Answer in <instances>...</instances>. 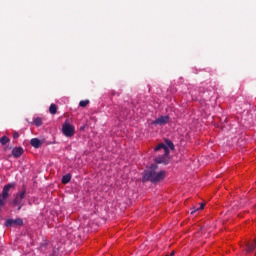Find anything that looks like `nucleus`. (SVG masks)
Masks as SVG:
<instances>
[{"instance_id": "nucleus-1", "label": "nucleus", "mask_w": 256, "mask_h": 256, "mask_svg": "<svg viewBox=\"0 0 256 256\" xmlns=\"http://www.w3.org/2000/svg\"><path fill=\"white\" fill-rule=\"evenodd\" d=\"M174 149L175 145L169 140H166V144H158L154 148L155 153H157V157L154 159L155 163L169 165V162L171 161L170 150L173 151Z\"/></svg>"}, {"instance_id": "nucleus-2", "label": "nucleus", "mask_w": 256, "mask_h": 256, "mask_svg": "<svg viewBox=\"0 0 256 256\" xmlns=\"http://www.w3.org/2000/svg\"><path fill=\"white\" fill-rule=\"evenodd\" d=\"M157 169H159L157 164H151L150 167L144 171L142 181L144 183L147 181H150V183H159V181H163V179L167 177V172H165V170L157 171Z\"/></svg>"}, {"instance_id": "nucleus-3", "label": "nucleus", "mask_w": 256, "mask_h": 256, "mask_svg": "<svg viewBox=\"0 0 256 256\" xmlns=\"http://www.w3.org/2000/svg\"><path fill=\"white\" fill-rule=\"evenodd\" d=\"M11 189H15V183L6 184L3 187L2 193L0 194V210L7 205V201L9 197H11V194L9 193Z\"/></svg>"}, {"instance_id": "nucleus-4", "label": "nucleus", "mask_w": 256, "mask_h": 256, "mask_svg": "<svg viewBox=\"0 0 256 256\" xmlns=\"http://www.w3.org/2000/svg\"><path fill=\"white\" fill-rule=\"evenodd\" d=\"M27 195V189L25 186L18 193L15 194L14 199L12 200L13 207H18V211H21L23 207V199Z\"/></svg>"}, {"instance_id": "nucleus-5", "label": "nucleus", "mask_w": 256, "mask_h": 256, "mask_svg": "<svg viewBox=\"0 0 256 256\" xmlns=\"http://www.w3.org/2000/svg\"><path fill=\"white\" fill-rule=\"evenodd\" d=\"M62 133L65 137H73L75 135V126L69 123V121H65L62 125Z\"/></svg>"}, {"instance_id": "nucleus-6", "label": "nucleus", "mask_w": 256, "mask_h": 256, "mask_svg": "<svg viewBox=\"0 0 256 256\" xmlns=\"http://www.w3.org/2000/svg\"><path fill=\"white\" fill-rule=\"evenodd\" d=\"M169 119H170L169 115L160 116L156 120L151 121L150 125H160V126L167 125V123H169Z\"/></svg>"}, {"instance_id": "nucleus-7", "label": "nucleus", "mask_w": 256, "mask_h": 256, "mask_svg": "<svg viewBox=\"0 0 256 256\" xmlns=\"http://www.w3.org/2000/svg\"><path fill=\"white\" fill-rule=\"evenodd\" d=\"M13 225H16V226H18V227H22V225H23V219H21V218H18V219H8V220H6V222H5V226L6 227H13Z\"/></svg>"}, {"instance_id": "nucleus-8", "label": "nucleus", "mask_w": 256, "mask_h": 256, "mask_svg": "<svg viewBox=\"0 0 256 256\" xmlns=\"http://www.w3.org/2000/svg\"><path fill=\"white\" fill-rule=\"evenodd\" d=\"M23 153H25V150H23L22 147H15L12 149V155L15 159H19Z\"/></svg>"}, {"instance_id": "nucleus-9", "label": "nucleus", "mask_w": 256, "mask_h": 256, "mask_svg": "<svg viewBox=\"0 0 256 256\" xmlns=\"http://www.w3.org/2000/svg\"><path fill=\"white\" fill-rule=\"evenodd\" d=\"M30 145L35 149H39V147H41L43 143H41V140H39V138H32L30 141Z\"/></svg>"}, {"instance_id": "nucleus-10", "label": "nucleus", "mask_w": 256, "mask_h": 256, "mask_svg": "<svg viewBox=\"0 0 256 256\" xmlns=\"http://www.w3.org/2000/svg\"><path fill=\"white\" fill-rule=\"evenodd\" d=\"M11 139H9V137L7 136H2L0 138V144L2 145V147H5V145H7V143H10Z\"/></svg>"}, {"instance_id": "nucleus-11", "label": "nucleus", "mask_w": 256, "mask_h": 256, "mask_svg": "<svg viewBox=\"0 0 256 256\" xmlns=\"http://www.w3.org/2000/svg\"><path fill=\"white\" fill-rule=\"evenodd\" d=\"M71 181V174H66L62 177L63 185H67Z\"/></svg>"}, {"instance_id": "nucleus-12", "label": "nucleus", "mask_w": 256, "mask_h": 256, "mask_svg": "<svg viewBox=\"0 0 256 256\" xmlns=\"http://www.w3.org/2000/svg\"><path fill=\"white\" fill-rule=\"evenodd\" d=\"M49 111L51 115H56L57 114V106L55 104H51L49 107Z\"/></svg>"}, {"instance_id": "nucleus-13", "label": "nucleus", "mask_w": 256, "mask_h": 256, "mask_svg": "<svg viewBox=\"0 0 256 256\" xmlns=\"http://www.w3.org/2000/svg\"><path fill=\"white\" fill-rule=\"evenodd\" d=\"M79 105L80 107H87V105H89V100H81Z\"/></svg>"}, {"instance_id": "nucleus-14", "label": "nucleus", "mask_w": 256, "mask_h": 256, "mask_svg": "<svg viewBox=\"0 0 256 256\" xmlns=\"http://www.w3.org/2000/svg\"><path fill=\"white\" fill-rule=\"evenodd\" d=\"M203 209H205V203H201L200 207L195 208V211H203Z\"/></svg>"}, {"instance_id": "nucleus-15", "label": "nucleus", "mask_w": 256, "mask_h": 256, "mask_svg": "<svg viewBox=\"0 0 256 256\" xmlns=\"http://www.w3.org/2000/svg\"><path fill=\"white\" fill-rule=\"evenodd\" d=\"M35 125H37V127H41V118H37L35 120Z\"/></svg>"}, {"instance_id": "nucleus-16", "label": "nucleus", "mask_w": 256, "mask_h": 256, "mask_svg": "<svg viewBox=\"0 0 256 256\" xmlns=\"http://www.w3.org/2000/svg\"><path fill=\"white\" fill-rule=\"evenodd\" d=\"M13 139H19V132L13 133Z\"/></svg>"}, {"instance_id": "nucleus-17", "label": "nucleus", "mask_w": 256, "mask_h": 256, "mask_svg": "<svg viewBox=\"0 0 256 256\" xmlns=\"http://www.w3.org/2000/svg\"><path fill=\"white\" fill-rule=\"evenodd\" d=\"M175 255V251H172L171 253H170V256H174Z\"/></svg>"}, {"instance_id": "nucleus-18", "label": "nucleus", "mask_w": 256, "mask_h": 256, "mask_svg": "<svg viewBox=\"0 0 256 256\" xmlns=\"http://www.w3.org/2000/svg\"><path fill=\"white\" fill-rule=\"evenodd\" d=\"M4 151H7V147L4 148Z\"/></svg>"}]
</instances>
